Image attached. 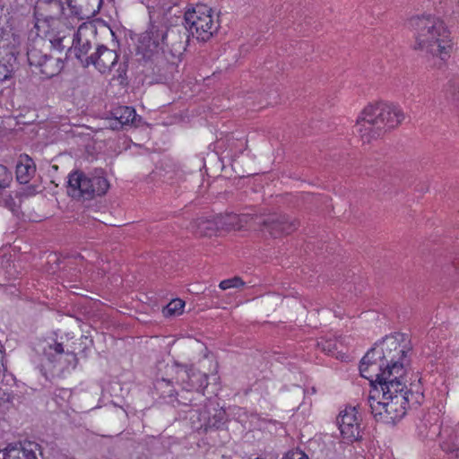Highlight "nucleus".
<instances>
[{
	"label": "nucleus",
	"instance_id": "1",
	"mask_svg": "<svg viewBox=\"0 0 459 459\" xmlns=\"http://www.w3.org/2000/svg\"><path fill=\"white\" fill-rule=\"evenodd\" d=\"M405 374V365L390 364L371 388L367 405L377 421L394 424L403 418L409 407L421 403L423 394L407 388Z\"/></svg>",
	"mask_w": 459,
	"mask_h": 459
},
{
	"label": "nucleus",
	"instance_id": "2",
	"mask_svg": "<svg viewBox=\"0 0 459 459\" xmlns=\"http://www.w3.org/2000/svg\"><path fill=\"white\" fill-rule=\"evenodd\" d=\"M404 118L403 111L397 105L387 102L369 104L358 117L353 132L363 143H370L399 126Z\"/></svg>",
	"mask_w": 459,
	"mask_h": 459
},
{
	"label": "nucleus",
	"instance_id": "3",
	"mask_svg": "<svg viewBox=\"0 0 459 459\" xmlns=\"http://www.w3.org/2000/svg\"><path fill=\"white\" fill-rule=\"evenodd\" d=\"M414 30V48L426 55L445 60L452 48L450 32L445 23L434 16L414 17L411 20Z\"/></svg>",
	"mask_w": 459,
	"mask_h": 459
},
{
	"label": "nucleus",
	"instance_id": "4",
	"mask_svg": "<svg viewBox=\"0 0 459 459\" xmlns=\"http://www.w3.org/2000/svg\"><path fill=\"white\" fill-rule=\"evenodd\" d=\"M421 437L439 440L440 448L448 455V459H459V426L440 419L435 412L429 413L419 426Z\"/></svg>",
	"mask_w": 459,
	"mask_h": 459
},
{
	"label": "nucleus",
	"instance_id": "5",
	"mask_svg": "<svg viewBox=\"0 0 459 459\" xmlns=\"http://www.w3.org/2000/svg\"><path fill=\"white\" fill-rule=\"evenodd\" d=\"M109 184L102 170L85 174L82 171H74L68 177V193L74 198L91 199L95 195H105Z\"/></svg>",
	"mask_w": 459,
	"mask_h": 459
},
{
	"label": "nucleus",
	"instance_id": "6",
	"mask_svg": "<svg viewBox=\"0 0 459 459\" xmlns=\"http://www.w3.org/2000/svg\"><path fill=\"white\" fill-rule=\"evenodd\" d=\"M186 30L200 41H208L218 30L220 24L213 11L205 4L188 9L184 15Z\"/></svg>",
	"mask_w": 459,
	"mask_h": 459
},
{
	"label": "nucleus",
	"instance_id": "7",
	"mask_svg": "<svg viewBox=\"0 0 459 459\" xmlns=\"http://www.w3.org/2000/svg\"><path fill=\"white\" fill-rule=\"evenodd\" d=\"M178 38V32L174 30H166L152 27L142 35L141 44L146 45V54L144 55L147 56H151L158 48L164 52L165 48L171 52L172 56H176L186 50L185 42L181 39L177 40Z\"/></svg>",
	"mask_w": 459,
	"mask_h": 459
},
{
	"label": "nucleus",
	"instance_id": "8",
	"mask_svg": "<svg viewBox=\"0 0 459 459\" xmlns=\"http://www.w3.org/2000/svg\"><path fill=\"white\" fill-rule=\"evenodd\" d=\"M178 380L181 382L183 391L180 394L182 400L190 398L204 401V395L201 392L208 385L207 375L192 368L186 366L179 367L177 371Z\"/></svg>",
	"mask_w": 459,
	"mask_h": 459
},
{
	"label": "nucleus",
	"instance_id": "9",
	"mask_svg": "<svg viewBox=\"0 0 459 459\" xmlns=\"http://www.w3.org/2000/svg\"><path fill=\"white\" fill-rule=\"evenodd\" d=\"M255 224L261 227V230L267 232L273 238L288 235L295 231L299 222L297 219L286 214L270 213L266 215H255Z\"/></svg>",
	"mask_w": 459,
	"mask_h": 459
},
{
	"label": "nucleus",
	"instance_id": "10",
	"mask_svg": "<svg viewBox=\"0 0 459 459\" xmlns=\"http://www.w3.org/2000/svg\"><path fill=\"white\" fill-rule=\"evenodd\" d=\"M387 361L382 359L381 352L377 348H372L362 358L359 365L361 377L370 381L372 388L377 384L384 374L385 368H387Z\"/></svg>",
	"mask_w": 459,
	"mask_h": 459
},
{
	"label": "nucleus",
	"instance_id": "11",
	"mask_svg": "<svg viewBox=\"0 0 459 459\" xmlns=\"http://www.w3.org/2000/svg\"><path fill=\"white\" fill-rule=\"evenodd\" d=\"M28 62L30 66H35L39 72L46 78H51L57 75L64 67L61 57H54L42 50L33 47L27 52Z\"/></svg>",
	"mask_w": 459,
	"mask_h": 459
},
{
	"label": "nucleus",
	"instance_id": "12",
	"mask_svg": "<svg viewBox=\"0 0 459 459\" xmlns=\"http://www.w3.org/2000/svg\"><path fill=\"white\" fill-rule=\"evenodd\" d=\"M204 401L195 400L190 398L189 400H183L181 403L185 405H188L191 408L186 411V418L189 420L191 428L194 430H199L203 428L206 430L208 428H219L222 420L224 412L220 411L214 416L215 420L212 422L208 416L206 411H203L201 404Z\"/></svg>",
	"mask_w": 459,
	"mask_h": 459
},
{
	"label": "nucleus",
	"instance_id": "13",
	"mask_svg": "<svg viewBox=\"0 0 459 459\" xmlns=\"http://www.w3.org/2000/svg\"><path fill=\"white\" fill-rule=\"evenodd\" d=\"M336 421L342 437L345 442L352 443L361 437L360 421L356 407L347 406L344 410L341 411Z\"/></svg>",
	"mask_w": 459,
	"mask_h": 459
},
{
	"label": "nucleus",
	"instance_id": "14",
	"mask_svg": "<svg viewBox=\"0 0 459 459\" xmlns=\"http://www.w3.org/2000/svg\"><path fill=\"white\" fill-rule=\"evenodd\" d=\"M40 445L32 441L9 444L0 450V459H42Z\"/></svg>",
	"mask_w": 459,
	"mask_h": 459
},
{
	"label": "nucleus",
	"instance_id": "15",
	"mask_svg": "<svg viewBox=\"0 0 459 459\" xmlns=\"http://www.w3.org/2000/svg\"><path fill=\"white\" fill-rule=\"evenodd\" d=\"M402 341H403V334L401 333L386 336L382 341V347L378 351L381 352L382 359L388 364L405 365L407 351L401 345Z\"/></svg>",
	"mask_w": 459,
	"mask_h": 459
},
{
	"label": "nucleus",
	"instance_id": "16",
	"mask_svg": "<svg viewBox=\"0 0 459 459\" xmlns=\"http://www.w3.org/2000/svg\"><path fill=\"white\" fill-rule=\"evenodd\" d=\"M118 55L104 45L97 47L96 51L85 58L84 67L93 65L100 73L109 71L117 62Z\"/></svg>",
	"mask_w": 459,
	"mask_h": 459
},
{
	"label": "nucleus",
	"instance_id": "17",
	"mask_svg": "<svg viewBox=\"0 0 459 459\" xmlns=\"http://www.w3.org/2000/svg\"><path fill=\"white\" fill-rule=\"evenodd\" d=\"M88 30L86 27L80 26L77 31L74 34L73 46L70 51L73 50L76 58L79 59L84 66L85 58L91 48V41L88 37Z\"/></svg>",
	"mask_w": 459,
	"mask_h": 459
},
{
	"label": "nucleus",
	"instance_id": "18",
	"mask_svg": "<svg viewBox=\"0 0 459 459\" xmlns=\"http://www.w3.org/2000/svg\"><path fill=\"white\" fill-rule=\"evenodd\" d=\"M111 115L116 124H112L113 128H118L124 126H138L141 123V117L136 115L134 108L127 106H119L112 109Z\"/></svg>",
	"mask_w": 459,
	"mask_h": 459
},
{
	"label": "nucleus",
	"instance_id": "19",
	"mask_svg": "<svg viewBox=\"0 0 459 459\" xmlns=\"http://www.w3.org/2000/svg\"><path fill=\"white\" fill-rule=\"evenodd\" d=\"M220 230H240L251 221H255V215L226 213L216 215Z\"/></svg>",
	"mask_w": 459,
	"mask_h": 459
},
{
	"label": "nucleus",
	"instance_id": "20",
	"mask_svg": "<svg viewBox=\"0 0 459 459\" xmlns=\"http://www.w3.org/2000/svg\"><path fill=\"white\" fill-rule=\"evenodd\" d=\"M189 230L195 235L211 237L220 230V227L216 216L201 217L190 223Z\"/></svg>",
	"mask_w": 459,
	"mask_h": 459
},
{
	"label": "nucleus",
	"instance_id": "21",
	"mask_svg": "<svg viewBox=\"0 0 459 459\" xmlns=\"http://www.w3.org/2000/svg\"><path fill=\"white\" fill-rule=\"evenodd\" d=\"M36 172V166L32 159L24 154L20 156L16 165V178L21 184H27Z\"/></svg>",
	"mask_w": 459,
	"mask_h": 459
},
{
	"label": "nucleus",
	"instance_id": "22",
	"mask_svg": "<svg viewBox=\"0 0 459 459\" xmlns=\"http://www.w3.org/2000/svg\"><path fill=\"white\" fill-rule=\"evenodd\" d=\"M185 302L180 299H176L170 301L163 309L165 316H172L180 315L183 312Z\"/></svg>",
	"mask_w": 459,
	"mask_h": 459
},
{
	"label": "nucleus",
	"instance_id": "23",
	"mask_svg": "<svg viewBox=\"0 0 459 459\" xmlns=\"http://www.w3.org/2000/svg\"><path fill=\"white\" fill-rule=\"evenodd\" d=\"M244 284H245V282L243 281V280L240 277L235 276L233 278L221 281L220 282L219 287L222 290H226L230 288H238L240 286H243Z\"/></svg>",
	"mask_w": 459,
	"mask_h": 459
},
{
	"label": "nucleus",
	"instance_id": "24",
	"mask_svg": "<svg viewBox=\"0 0 459 459\" xmlns=\"http://www.w3.org/2000/svg\"><path fill=\"white\" fill-rule=\"evenodd\" d=\"M12 179V172L5 166L0 164V189L7 187Z\"/></svg>",
	"mask_w": 459,
	"mask_h": 459
},
{
	"label": "nucleus",
	"instance_id": "25",
	"mask_svg": "<svg viewBox=\"0 0 459 459\" xmlns=\"http://www.w3.org/2000/svg\"><path fill=\"white\" fill-rule=\"evenodd\" d=\"M0 204L7 208L8 210L15 212L17 211L18 205L16 202L10 195H1L0 196Z\"/></svg>",
	"mask_w": 459,
	"mask_h": 459
},
{
	"label": "nucleus",
	"instance_id": "26",
	"mask_svg": "<svg viewBox=\"0 0 459 459\" xmlns=\"http://www.w3.org/2000/svg\"><path fill=\"white\" fill-rule=\"evenodd\" d=\"M283 459H308L307 455L300 450H292L288 452Z\"/></svg>",
	"mask_w": 459,
	"mask_h": 459
},
{
	"label": "nucleus",
	"instance_id": "27",
	"mask_svg": "<svg viewBox=\"0 0 459 459\" xmlns=\"http://www.w3.org/2000/svg\"><path fill=\"white\" fill-rule=\"evenodd\" d=\"M67 3H68V6L70 7V9L72 10V12L76 15L78 16L80 19H84V18H88L89 15L84 13L83 11L82 10V8H77L76 5L73 4V0H66Z\"/></svg>",
	"mask_w": 459,
	"mask_h": 459
},
{
	"label": "nucleus",
	"instance_id": "28",
	"mask_svg": "<svg viewBox=\"0 0 459 459\" xmlns=\"http://www.w3.org/2000/svg\"><path fill=\"white\" fill-rule=\"evenodd\" d=\"M65 37H56L50 40L51 46L56 49L62 50L64 48L63 41Z\"/></svg>",
	"mask_w": 459,
	"mask_h": 459
},
{
	"label": "nucleus",
	"instance_id": "29",
	"mask_svg": "<svg viewBox=\"0 0 459 459\" xmlns=\"http://www.w3.org/2000/svg\"><path fill=\"white\" fill-rule=\"evenodd\" d=\"M10 401V394L5 393L4 390L0 389V405L4 403H9Z\"/></svg>",
	"mask_w": 459,
	"mask_h": 459
},
{
	"label": "nucleus",
	"instance_id": "30",
	"mask_svg": "<svg viewBox=\"0 0 459 459\" xmlns=\"http://www.w3.org/2000/svg\"><path fill=\"white\" fill-rule=\"evenodd\" d=\"M49 348L53 349L57 354L64 353V347L60 342H55L53 345H50Z\"/></svg>",
	"mask_w": 459,
	"mask_h": 459
},
{
	"label": "nucleus",
	"instance_id": "31",
	"mask_svg": "<svg viewBox=\"0 0 459 459\" xmlns=\"http://www.w3.org/2000/svg\"><path fill=\"white\" fill-rule=\"evenodd\" d=\"M5 370L6 369H5L4 366V364L2 362H0V381L3 380Z\"/></svg>",
	"mask_w": 459,
	"mask_h": 459
},
{
	"label": "nucleus",
	"instance_id": "32",
	"mask_svg": "<svg viewBox=\"0 0 459 459\" xmlns=\"http://www.w3.org/2000/svg\"><path fill=\"white\" fill-rule=\"evenodd\" d=\"M163 384H169V381H167L165 379H161L160 381H157V386L160 387V385H162Z\"/></svg>",
	"mask_w": 459,
	"mask_h": 459
},
{
	"label": "nucleus",
	"instance_id": "33",
	"mask_svg": "<svg viewBox=\"0 0 459 459\" xmlns=\"http://www.w3.org/2000/svg\"><path fill=\"white\" fill-rule=\"evenodd\" d=\"M54 2L58 4V5H61V2L59 0H54Z\"/></svg>",
	"mask_w": 459,
	"mask_h": 459
},
{
	"label": "nucleus",
	"instance_id": "34",
	"mask_svg": "<svg viewBox=\"0 0 459 459\" xmlns=\"http://www.w3.org/2000/svg\"><path fill=\"white\" fill-rule=\"evenodd\" d=\"M10 54H11V56H12V58H13V60H15V57H14V54H13V51H11V52H10Z\"/></svg>",
	"mask_w": 459,
	"mask_h": 459
},
{
	"label": "nucleus",
	"instance_id": "35",
	"mask_svg": "<svg viewBox=\"0 0 459 459\" xmlns=\"http://www.w3.org/2000/svg\"><path fill=\"white\" fill-rule=\"evenodd\" d=\"M102 0H100V4L101 3Z\"/></svg>",
	"mask_w": 459,
	"mask_h": 459
}]
</instances>
